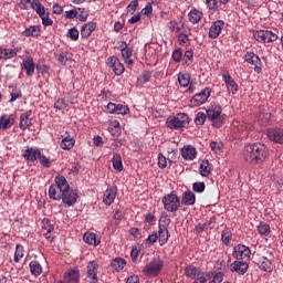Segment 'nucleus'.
Returning <instances> with one entry per match:
<instances>
[{"label": "nucleus", "instance_id": "ddd939ff", "mask_svg": "<svg viewBox=\"0 0 283 283\" xmlns=\"http://www.w3.org/2000/svg\"><path fill=\"white\" fill-rule=\"evenodd\" d=\"M268 137L273 143H279L283 145V128H271L268 130Z\"/></svg>", "mask_w": 283, "mask_h": 283}, {"label": "nucleus", "instance_id": "f3484780", "mask_svg": "<svg viewBox=\"0 0 283 283\" xmlns=\"http://www.w3.org/2000/svg\"><path fill=\"white\" fill-rule=\"evenodd\" d=\"M256 264H258L259 269H262V271H265L266 273L273 272V264L265 256H261L260 259H258Z\"/></svg>", "mask_w": 283, "mask_h": 283}, {"label": "nucleus", "instance_id": "9b49d317", "mask_svg": "<svg viewBox=\"0 0 283 283\" xmlns=\"http://www.w3.org/2000/svg\"><path fill=\"white\" fill-rule=\"evenodd\" d=\"M232 255L235 260H244L251 255V250L247 245L239 244L234 247Z\"/></svg>", "mask_w": 283, "mask_h": 283}, {"label": "nucleus", "instance_id": "4c0bfd02", "mask_svg": "<svg viewBox=\"0 0 283 283\" xmlns=\"http://www.w3.org/2000/svg\"><path fill=\"white\" fill-rule=\"evenodd\" d=\"M190 81H191V76H189V73H179L178 82L181 85V87H187Z\"/></svg>", "mask_w": 283, "mask_h": 283}, {"label": "nucleus", "instance_id": "864d4df0", "mask_svg": "<svg viewBox=\"0 0 283 283\" xmlns=\"http://www.w3.org/2000/svg\"><path fill=\"white\" fill-rule=\"evenodd\" d=\"M56 59L59 61V63H61V65H65V63H67V53L63 52L56 55Z\"/></svg>", "mask_w": 283, "mask_h": 283}, {"label": "nucleus", "instance_id": "7ed1b4c3", "mask_svg": "<svg viewBox=\"0 0 283 283\" xmlns=\"http://www.w3.org/2000/svg\"><path fill=\"white\" fill-rule=\"evenodd\" d=\"M207 116L209 120H211L213 127H222V123H224V116L222 115V106L211 105L207 109Z\"/></svg>", "mask_w": 283, "mask_h": 283}, {"label": "nucleus", "instance_id": "a18cd8bd", "mask_svg": "<svg viewBox=\"0 0 283 283\" xmlns=\"http://www.w3.org/2000/svg\"><path fill=\"white\" fill-rule=\"evenodd\" d=\"M207 114L205 113H198L196 118H195V123L196 125H205V122L207 120Z\"/></svg>", "mask_w": 283, "mask_h": 283}, {"label": "nucleus", "instance_id": "c756f323", "mask_svg": "<svg viewBox=\"0 0 283 283\" xmlns=\"http://www.w3.org/2000/svg\"><path fill=\"white\" fill-rule=\"evenodd\" d=\"M181 202L188 206L196 205V195L191 191L185 192Z\"/></svg>", "mask_w": 283, "mask_h": 283}, {"label": "nucleus", "instance_id": "49530a36", "mask_svg": "<svg viewBox=\"0 0 283 283\" xmlns=\"http://www.w3.org/2000/svg\"><path fill=\"white\" fill-rule=\"evenodd\" d=\"M206 185L202 181L199 182H195L192 186L193 191H196L197 193H202L206 189Z\"/></svg>", "mask_w": 283, "mask_h": 283}, {"label": "nucleus", "instance_id": "1a4fd4ad", "mask_svg": "<svg viewBox=\"0 0 283 283\" xmlns=\"http://www.w3.org/2000/svg\"><path fill=\"white\" fill-rule=\"evenodd\" d=\"M76 200H78V192L73 189H66L62 193V201L67 207H72L76 205Z\"/></svg>", "mask_w": 283, "mask_h": 283}, {"label": "nucleus", "instance_id": "37998d69", "mask_svg": "<svg viewBox=\"0 0 283 283\" xmlns=\"http://www.w3.org/2000/svg\"><path fill=\"white\" fill-rule=\"evenodd\" d=\"M38 160H40V164L42 165V167L50 168V166L52 165V161H50V159L45 157V155H41V153L38 156Z\"/></svg>", "mask_w": 283, "mask_h": 283}, {"label": "nucleus", "instance_id": "e2e57ef3", "mask_svg": "<svg viewBox=\"0 0 283 283\" xmlns=\"http://www.w3.org/2000/svg\"><path fill=\"white\" fill-rule=\"evenodd\" d=\"M122 56L123 59H125V61H127L128 59H132V49L128 48L122 51Z\"/></svg>", "mask_w": 283, "mask_h": 283}, {"label": "nucleus", "instance_id": "a878e982", "mask_svg": "<svg viewBox=\"0 0 283 283\" xmlns=\"http://www.w3.org/2000/svg\"><path fill=\"white\" fill-rule=\"evenodd\" d=\"M112 61H114L113 65V72L116 74V76H120L125 72V65L120 63V60L118 57H113Z\"/></svg>", "mask_w": 283, "mask_h": 283}, {"label": "nucleus", "instance_id": "6ab92c4d", "mask_svg": "<svg viewBox=\"0 0 283 283\" xmlns=\"http://www.w3.org/2000/svg\"><path fill=\"white\" fill-rule=\"evenodd\" d=\"M95 30H96V23L88 22L82 27L81 36H83V39H87L88 36L92 35V32H94Z\"/></svg>", "mask_w": 283, "mask_h": 283}, {"label": "nucleus", "instance_id": "a19ab883", "mask_svg": "<svg viewBox=\"0 0 283 283\" xmlns=\"http://www.w3.org/2000/svg\"><path fill=\"white\" fill-rule=\"evenodd\" d=\"M23 36H39V27H30L22 32Z\"/></svg>", "mask_w": 283, "mask_h": 283}, {"label": "nucleus", "instance_id": "de8ad7c7", "mask_svg": "<svg viewBox=\"0 0 283 283\" xmlns=\"http://www.w3.org/2000/svg\"><path fill=\"white\" fill-rule=\"evenodd\" d=\"M115 114H122V116H125V114H129V107L118 104Z\"/></svg>", "mask_w": 283, "mask_h": 283}, {"label": "nucleus", "instance_id": "2f4dec72", "mask_svg": "<svg viewBox=\"0 0 283 283\" xmlns=\"http://www.w3.org/2000/svg\"><path fill=\"white\" fill-rule=\"evenodd\" d=\"M23 67L27 71V75L32 76V74H34V60L30 57L23 60Z\"/></svg>", "mask_w": 283, "mask_h": 283}, {"label": "nucleus", "instance_id": "bb28decb", "mask_svg": "<svg viewBox=\"0 0 283 283\" xmlns=\"http://www.w3.org/2000/svg\"><path fill=\"white\" fill-rule=\"evenodd\" d=\"M223 78L226 81V85L229 92H232V94H235V91L238 90V84L235 83V81H233V78H231V75L229 74H224Z\"/></svg>", "mask_w": 283, "mask_h": 283}, {"label": "nucleus", "instance_id": "79ce46f5", "mask_svg": "<svg viewBox=\"0 0 283 283\" xmlns=\"http://www.w3.org/2000/svg\"><path fill=\"white\" fill-rule=\"evenodd\" d=\"M258 231L260 235H269L271 233V227H269L266 223H260Z\"/></svg>", "mask_w": 283, "mask_h": 283}, {"label": "nucleus", "instance_id": "5fc2aeb1", "mask_svg": "<svg viewBox=\"0 0 283 283\" xmlns=\"http://www.w3.org/2000/svg\"><path fill=\"white\" fill-rule=\"evenodd\" d=\"M221 238H222V242L224 244H229V242H231V232L223 231L222 234H221Z\"/></svg>", "mask_w": 283, "mask_h": 283}, {"label": "nucleus", "instance_id": "f8f14e48", "mask_svg": "<svg viewBox=\"0 0 283 283\" xmlns=\"http://www.w3.org/2000/svg\"><path fill=\"white\" fill-rule=\"evenodd\" d=\"M87 279L91 280V283L98 282V263L96 261H91L87 266Z\"/></svg>", "mask_w": 283, "mask_h": 283}, {"label": "nucleus", "instance_id": "052dcab7", "mask_svg": "<svg viewBox=\"0 0 283 283\" xmlns=\"http://www.w3.org/2000/svg\"><path fill=\"white\" fill-rule=\"evenodd\" d=\"M224 274H222V272H219L213 276L212 281H209V283H221Z\"/></svg>", "mask_w": 283, "mask_h": 283}, {"label": "nucleus", "instance_id": "09e8293b", "mask_svg": "<svg viewBox=\"0 0 283 283\" xmlns=\"http://www.w3.org/2000/svg\"><path fill=\"white\" fill-rule=\"evenodd\" d=\"M210 147H211V150L214 151V154H220L222 149V143L211 142Z\"/></svg>", "mask_w": 283, "mask_h": 283}, {"label": "nucleus", "instance_id": "f257e3e1", "mask_svg": "<svg viewBox=\"0 0 283 283\" xmlns=\"http://www.w3.org/2000/svg\"><path fill=\"white\" fill-rule=\"evenodd\" d=\"M243 156L250 165H261L269 156V148L264 144H251L245 146Z\"/></svg>", "mask_w": 283, "mask_h": 283}, {"label": "nucleus", "instance_id": "3c124183", "mask_svg": "<svg viewBox=\"0 0 283 283\" xmlns=\"http://www.w3.org/2000/svg\"><path fill=\"white\" fill-rule=\"evenodd\" d=\"M172 60L176 63H180V61L182 60V51L180 49H177L174 51L172 53Z\"/></svg>", "mask_w": 283, "mask_h": 283}, {"label": "nucleus", "instance_id": "c9c22d12", "mask_svg": "<svg viewBox=\"0 0 283 283\" xmlns=\"http://www.w3.org/2000/svg\"><path fill=\"white\" fill-rule=\"evenodd\" d=\"M11 125H14V119L3 115L0 119V129H10Z\"/></svg>", "mask_w": 283, "mask_h": 283}, {"label": "nucleus", "instance_id": "58836bf2", "mask_svg": "<svg viewBox=\"0 0 283 283\" xmlns=\"http://www.w3.org/2000/svg\"><path fill=\"white\" fill-rule=\"evenodd\" d=\"M30 269L33 275H41V273H43V269L41 268V264L36 261H31Z\"/></svg>", "mask_w": 283, "mask_h": 283}, {"label": "nucleus", "instance_id": "2eb2a0df", "mask_svg": "<svg viewBox=\"0 0 283 283\" xmlns=\"http://www.w3.org/2000/svg\"><path fill=\"white\" fill-rule=\"evenodd\" d=\"M222 28H224V21H216L209 30L210 39H218V36H220V32H222Z\"/></svg>", "mask_w": 283, "mask_h": 283}, {"label": "nucleus", "instance_id": "69168bd1", "mask_svg": "<svg viewBox=\"0 0 283 283\" xmlns=\"http://www.w3.org/2000/svg\"><path fill=\"white\" fill-rule=\"evenodd\" d=\"M153 8H151V3H148L143 10H142V14H146L149 15L153 12Z\"/></svg>", "mask_w": 283, "mask_h": 283}, {"label": "nucleus", "instance_id": "774afa93", "mask_svg": "<svg viewBox=\"0 0 283 283\" xmlns=\"http://www.w3.org/2000/svg\"><path fill=\"white\" fill-rule=\"evenodd\" d=\"M140 279L138 277V275H132L127 279L126 283H139Z\"/></svg>", "mask_w": 283, "mask_h": 283}, {"label": "nucleus", "instance_id": "0eeeda50", "mask_svg": "<svg viewBox=\"0 0 283 283\" xmlns=\"http://www.w3.org/2000/svg\"><path fill=\"white\" fill-rule=\"evenodd\" d=\"M32 10H35V12L39 14V17L42 19L43 25H52L53 21L50 19L48 14H45V7L41 4V2L33 0L31 3Z\"/></svg>", "mask_w": 283, "mask_h": 283}, {"label": "nucleus", "instance_id": "5701e85b", "mask_svg": "<svg viewBox=\"0 0 283 283\" xmlns=\"http://www.w3.org/2000/svg\"><path fill=\"white\" fill-rule=\"evenodd\" d=\"M40 154H41V150L36 148H29L25 150L23 156L24 158H27V160H30V163H34V160L39 159Z\"/></svg>", "mask_w": 283, "mask_h": 283}, {"label": "nucleus", "instance_id": "39448f33", "mask_svg": "<svg viewBox=\"0 0 283 283\" xmlns=\"http://www.w3.org/2000/svg\"><path fill=\"white\" fill-rule=\"evenodd\" d=\"M186 125H189V116L185 113H179L176 117L168 120V127L170 129H181Z\"/></svg>", "mask_w": 283, "mask_h": 283}, {"label": "nucleus", "instance_id": "aec40b11", "mask_svg": "<svg viewBox=\"0 0 283 283\" xmlns=\"http://www.w3.org/2000/svg\"><path fill=\"white\" fill-rule=\"evenodd\" d=\"M198 155V151H196V148L191 146L184 147L181 149V156L185 158V160H193L196 156Z\"/></svg>", "mask_w": 283, "mask_h": 283}, {"label": "nucleus", "instance_id": "680f3d73", "mask_svg": "<svg viewBox=\"0 0 283 283\" xmlns=\"http://www.w3.org/2000/svg\"><path fill=\"white\" fill-rule=\"evenodd\" d=\"M78 171H81V165L75 163L70 170V174H74V176H78Z\"/></svg>", "mask_w": 283, "mask_h": 283}, {"label": "nucleus", "instance_id": "6e6552de", "mask_svg": "<svg viewBox=\"0 0 283 283\" xmlns=\"http://www.w3.org/2000/svg\"><path fill=\"white\" fill-rule=\"evenodd\" d=\"M254 39L260 43H273L277 41V35L273 31L260 30L254 32Z\"/></svg>", "mask_w": 283, "mask_h": 283}, {"label": "nucleus", "instance_id": "72a5a7b5", "mask_svg": "<svg viewBox=\"0 0 283 283\" xmlns=\"http://www.w3.org/2000/svg\"><path fill=\"white\" fill-rule=\"evenodd\" d=\"M84 242H86V244H93L94 247H96L97 244H101V240L96 239V233H85L84 234Z\"/></svg>", "mask_w": 283, "mask_h": 283}, {"label": "nucleus", "instance_id": "f03ea898", "mask_svg": "<svg viewBox=\"0 0 283 283\" xmlns=\"http://www.w3.org/2000/svg\"><path fill=\"white\" fill-rule=\"evenodd\" d=\"M185 273L187 277H191L195 283H207L211 280V273L202 272L200 268L193 265L185 268Z\"/></svg>", "mask_w": 283, "mask_h": 283}, {"label": "nucleus", "instance_id": "9d476101", "mask_svg": "<svg viewBox=\"0 0 283 283\" xmlns=\"http://www.w3.org/2000/svg\"><path fill=\"white\" fill-rule=\"evenodd\" d=\"M209 96H211V90L207 87L200 93L196 94L193 98L190 99V102L193 103L196 107H198L203 103H207V101L209 99Z\"/></svg>", "mask_w": 283, "mask_h": 283}, {"label": "nucleus", "instance_id": "20e7f679", "mask_svg": "<svg viewBox=\"0 0 283 283\" xmlns=\"http://www.w3.org/2000/svg\"><path fill=\"white\" fill-rule=\"evenodd\" d=\"M163 205L166 211H178V209H180V199L178 198V196L170 193L163 198Z\"/></svg>", "mask_w": 283, "mask_h": 283}, {"label": "nucleus", "instance_id": "4d7b16f0", "mask_svg": "<svg viewBox=\"0 0 283 283\" xmlns=\"http://www.w3.org/2000/svg\"><path fill=\"white\" fill-rule=\"evenodd\" d=\"M80 14L77 15L78 21H87V11L85 9H78Z\"/></svg>", "mask_w": 283, "mask_h": 283}, {"label": "nucleus", "instance_id": "7c9ffc66", "mask_svg": "<svg viewBox=\"0 0 283 283\" xmlns=\"http://www.w3.org/2000/svg\"><path fill=\"white\" fill-rule=\"evenodd\" d=\"M158 239L161 247L166 244L167 240H169V230H167V228L163 229V227L159 226Z\"/></svg>", "mask_w": 283, "mask_h": 283}, {"label": "nucleus", "instance_id": "412c9836", "mask_svg": "<svg viewBox=\"0 0 283 283\" xmlns=\"http://www.w3.org/2000/svg\"><path fill=\"white\" fill-rule=\"evenodd\" d=\"M49 196L52 200H61L63 199V189L59 188V186L52 185L49 189Z\"/></svg>", "mask_w": 283, "mask_h": 283}, {"label": "nucleus", "instance_id": "393cba45", "mask_svg": "<svg viewBox=\"0 0 283 283\" xmlns=\"http://www.w3.org/2000/svg\"><path fill=\"white\" fill-rule=\"evenodd\" d=\"M74 137L70 136V135H62V142H61V147L65 150H70L72 149V147H74Z\"/></svg>", "mask_w": 283, "mask_h": 283}, {"label": "nucleus", "instance_id": "f704fd0d", "mask_svg": "<svg viewBox=\"0 0 283 283\" xmlns=\"http://www.w3.org/2000/svg\"><path fill=\"white\" fill-rule=\"evenodd\" d=\"M209 174H211V166L209 165V160L205 159L200 164V175L207 177Z\"/></svg>", "mask_w": 283, "mask_h": 283}, {"label": "nucleus", "instance_id": "bf43d9fd", "mask_svg": "<svg viewBox=\"0 0 283 283\" xmlns=\"http://www.w3.org/2000/svg\"><path fill=\"white\" fill-rule=\"evenodd\" d=\"M149 78H151V76H149V74H142L139 77H138V83L140 85H145V83H149Z\"/></svg>", "mask_w": 283, "mask_h": 283}, {"label": "nucleus", "instance_id": "e433bc0d", "mask_svg": "<svg viewBox=\"0 0 283 283\" xmlns=\"http://www.w3.org/2000/svg\"><path fill=\"white\" fill-rule=\"evenodd\" d=\"M202 19V12H200L198 9H193L189 12V21L191 23H198Z\"/></svg>", "mask_w": 283, "mask_h": 283}, {"label": "nucleus", "instance_id": "c03bdc74", "mask_svg": "<svg viewBox=\"0 0 283 283\" xmlns=\"http://www.w3.org/2000/svg\"><path fill=\"white\" fill-rule=\"evenodd\" d=\"M23 259V245H17L15 254H14V262H20Z\"/></svg>", "mask_w": 283, "mask_h": 283}, {"label": "nucleus", "instance_id": "cd10ccee", "mask_svg": "<svg viewBox=\"0 0 283 283\" xmlns=\"http://www.w3.org/2000/svg\"><path fill=\"white\" fill-rule=\"evenodd\" d=\"M127 264V261L123 258H116L115 260L112 261L111 266L115 271H123L125 269V265Z\"/></svg>", "mask_w": 283, "mask_h": 283}, {"label": "nucleus", "instance_id": "4be33fe9", "mask_svg": "<svg viewBox=\"0 0 283 283\" xmlns=\"http://www.w3.org/2000/svg\"><path fill=\"white\" fill-rule=\"evenodd\" d=\"M30 116H32V112H28L21 115L20 129L25 130L28 127H30V125H32V118Z\"/></svg>", "mask_w": 283, "mask_h": 283}, {"label": "nucleus", "instance_id": "c85d7f7f", "mask_svg": "<svg viewBox=\"0 0 283 283\" xmlns=\"http://www.w3.org/2000/svg\"><path fill=\"white\" fill-rule=\"evenodd\" d=\"M55 187H59V189H62L63 191L70 189V184H67V179L63 176L55 177Z\"/></svg>", "mask_w": 283, "mask_h": 283}, {"label": "nucleus", "instance_id": "dca6fc26", "mask_svg": "<svg viewBox=\"0 0 283 283\" xmlns=\"http://www.w3.org/2000/svg\"><path fill=\"white\" fill-rule=\"evenodd\" d=\"M245 62L250 63V65H255L254 72H262V69L258 66V63H260V56H258L255 53L250 52L245 54Z\"/></svg>", "mask_w": 283, "mask_h": 283}, {"label": "nucleus", "instance_id": "b1692460", "mask_svg": "<svg viewBox=\"0 0 283 283\" xmlns=\"http://www.w3.org/2000/svg\"><path fill=\"white\" fill-rule=\"evenodd\" d=\"M80 272L78 270H71L64 274V282L78 283Z\"/></svg>", "mask_w": 283, "mask_h": 283}, {"label": "nucleus", "instance_id": "a211bd4d", "mask_svg": "<svg viewBox=\"0 0 283 283\" xmlns=\"http://www.w3.org/2000/svg\"><path fill=\"white\" fill-rule=\"evenodd\" d=\"M114 200H116V187L107 188L103 197V202L109 206Z\"/></svg>", "mask_w": 283, "mask_h": 283}, {"label": "nucleus", "instance_id": "0e129e2a", "mask_svg": "<svg viewBox=\"0 0 283 283\" xmlns=\"http://www.w3.org/2000/svg\"><path fill=\"white\" fill-rule=\"evenodd\" d=\"M116 107L117 105L114 103H108L106 108L109 114H116Z\"/></svg>", "mask_w": 283, "mask_h": 283}, {"label": "nucleus", "instance_id": "338daca9", "mask_svg": "<svg viewBox=\"0 0 283 283\" xmlns=\"http://www.w3.org/2000/svg\"><path fill=\"white\" fill-rule=\"evenodd\" d=\"M12 282V276L10 274L0 275V283Z\"/></svg>", "mask_w": 283, "mask_h": 283}, {"label": "nucleus", "instance_id": "603ef678", "mask_svg": "<svg viewBox=\"0 0 283 283\" xmlns=\"http://www.w3.org/2000/svg\"><path fill=\"white\" fill-rule=\"evenodd\" d=\"M158 166H159L161 169H165V167H167V157L164 156L163 154H159V155H158Z\"/></svg>", "mask_w": 283, "mask_h": 283}, {"label": "nucleus", "instance_id": "6e6d98bb", "mask_svg": "<svg viewBox=\"0 0 283 283\" xmlns=\"http://www.w3.org/2000/svg\"><path fill=\"white\" fill-rule=\"evenodd\" d=\"M76 17H78V11H76V9H72L65 12L66 19H76Z\"/></svg>", "mask_w": 283, "mask_h": 283}, {"label": "nucleus", "instance_id": "8fccbe9b", "mask_svg": "<svg viewBox=\"0 0 283 283\" xmlns=\"http://www.w3.org/2000/svg\"><path fill=\"white\" fill-rule=\"evenodd\" d=\"M69 39L72 41H78V30L76 28H71L69 30Z\"/></svg>", "mask_w": 283, "mask_h": 283}, {"label": "nucleus", "instance_id": "13d9d810", "mask_svg": "<svg viewBox=\"0 0 283 283\" xmlns=\"http://www.w3.org/2000/svg\"><path fill=\"white\" fill-rule=\"evenodd\" d=\"M209 10H218V0H206Z\"/></svg>", "mask_w": 283, "mask_h": 283}, {"label": "nucleus", "instance_id": "473e14b6", "mask_svg": "<svg viewBox=\"0 0 283 283\" xmlns=\"http://www.w3.org/2000/svg\"><path fill=\"white\" fill-rule=\"evenodd\" d=\"M17 56V51L12 49H0V59L8 61V59H14Z\"/></svg>", "mask_w": 283, "mask_h": 283}, {"label": "nucleus", "instance_id": "4468645a", "mask_svg": "<svg viewBox=\"0 0 283 283\" xmlns=\"http://www.w3.org/2000/svg\"><path fill=\"white\" fill-rule=\"evenodd\" d=\"M230 270L234 273H239L240 275H244V273H247V271H249V263H247L244 261H234L230 265Z\"/></svg>", "mask_w": 283, "mask_h": 283}, {"label": "nucleus", "instance_id": "ea45409f", "mask_svg": "<svg viewBox=\"0 0 283 283\" xmlns=\"http://www.w3.org/2000/svg\"><path fill=\"white\" fill-rule=\"evenodd\" d=\"M113 167L117 171H123V159L120 158V155H118V154L114 155Z\"/></svg>", "mask_w": 283, "mask_h": 283}, {"label": "nucleus", "instance_id": "423d86ee", "mask_svg": "<svg viewBox=\"0 0 283 283\" xmlns=\"http://www.w3.org/2000/svg\"><path fill=\"white\" fill-rule=\"evenodd\" d=\"M163 271V261L160 260H153L144 268V274L147 277H156Z\"/></svg>", "mask_w": 283, "mask_h": 283}]
</instances>
